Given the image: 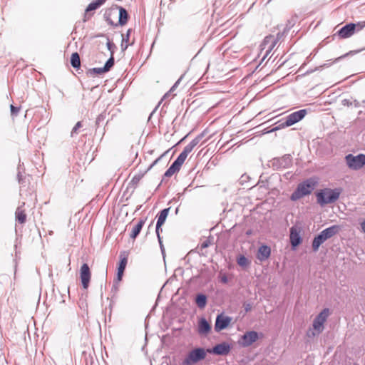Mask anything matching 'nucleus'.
I'll list each match as a JSON object with an SVG mask.
<instances>
[{
	"mask_svg": "<svg viewBox=\"0 0 365 365\" xmlns=\"http://www.w3.org/2000/svg\"><path fill=\"white\" fill-rule=\"evenodd\" d=\"M210 245V241L209 240H205L201 244V248L204 249Z\"/></svg>",
	"mask_w": 365,
	"mask_h": 365,
	"instance_id": "f704fd0d",
	"label": "nucleus"
},
{
	"mask_svg": "<svg viewBox=\"0 0 365 365\" xmlns=\"http://www.w3.org/2000/svg\"><path fill=\"white\" fill-rule=\"evenodd\" d=\"M170 208L163 210L158 215V221L155 228H160L165 222L169 212Z\"/></svg>",
	"mask_w": 365,
	"mask_h": 365,
	"instance_id": "aec40b11",
	"label": "nucleus"
},
{
	"mask_svg": "<svg viewBox=\"0 0 365 365\" xmlns=\"http://www.w3.org/2000/svg\"><path fill=\"white\" fill-rule=\"evenodd\" d=\"M270 253V248L267 246L262 245L258 250L257 259L260 261H264L269 257Z\"/></svg>",
	"mask_w": 365,
	"mask_h": 365,
	"instance_id": "a211bd4d",
	"label": "nucleus"
},
{
	"mask_svg": "<svg viewBox=\"0 0 365 365\" xmlns=\"http://www.w3.org/2000/svg\"><path fill=\"white\" fill-rule=\"evenodd\" d=\"M307 114L305 109L295 111L286 117L284 122L280 123V121L276 122L275 124H278L275 126V130L280 129L281 128L288 127L294 125V123L300 121Z\"/></svg>",
	"mask_w": 365,
	"mask_h": 365,
	"instance_id": "0eeeda50",
	"label": "nucleus"
},
{
	"mask_svg": "<svg viewBox=\"0 0 365 365\" xmlns=\"http://www.w3.org/2000/svg\"><path fill=\"white\" fill-rule=\"evenodd\" d=\"M16 220L20 224H24L26 221V210L22 206L19 207L15 212Z\"/></svg>",
	"mask_w": 365,
	"mask_h": 365,
	"instance_id": "6ab92c4d",
	"label": "nucleus"
},
{
	"mask_svg": "<svg viewBox=\"0 0 365 365\" xmlns=\"http://www.w3.org/2000/svg\"><path fill=\"white\" fill-rule=\"evenodd\" d=\"M354 32L359 31L365 27V21L358 22L356 24H354Z\"/></svg>",
	"mask_w": 365,
	"mask_h": 365,
	"instance_id": "a878e982",
	"label": "nucleus"
},
{
	"mask_svg": "<svg viewBox=\"0 0 365 365\" xmlns=\"http://www.w3.org/2000/svg\"><path fill=\"white\" fill-rule=\"evenodd\" d=\"M155 231H156V234L158 235V238L159 243H160V245L161 251L163 253L164 252V248H163V244H162V242H161V239H160V237L159 230L156 229Z\"/></svg>",
	"mask_w": 365,
	"mask_h": 365,
	"instance_id": "72a5a7b5",
	"label": "nucleus"
},
{
	"mask_svg": "<svg viewBox=\"0 0 365 365\" xmlns=\"http://www.w3.org/2000/svg\"><path fill=\"white\" fill-rule=\"evenodd\" d=\"M237 263L242 267L247 266L248 264V260L245 256H240L237 259Z\"/></svg>",
	"mask_w": 365,
	"mask_h": 365,
	"instance_id": "bb28decb",
	"label": "nucleus"
},
{
	"mask_svg": "<svg viewBox=\"0 0 365 365\" xmlns=\"http://www.w3.org/2000/svg\"><path fill=\"white\" fill-rule=\"evenodd\" d=\"M361 228H365V220L361 222Z\"/></svg>",
	"mask_w": 365,
	"mask_h": 365,
	"instance_id": "4c0bfd02",
	"label": "nucleus"
},
{
	"mask_svg": "<svg viewBox=\"0 0 365 365\" xmlns=\"http://www.w3.org/2000/svg\"><path fill=\"white\" fill-rule=\"evenodd\" d=\"M161 157L158 158V159H156L154 162H153V165H155L160 160Z\"/></svg>",
	"mask_w": 365,
	"mask_h": 365,
	"instance_id": "e433bc0d",
	"label": "nucleus"
},
{
	"mask_svg": "<svg viewBox=\"0 0 365 365\" xmlns=\"http://www.w3.org/2000/svg\"><path fill=\"white\" fill-rule=\"evenodd\" d=\"M290 243L292 247V250H295L296 247L299 245L302 241L300 230H290Z\"/></svg>",
	"mask_w": 365,
	"mask_h": 365,
	"instance_id": "2eb2a0df",
	"label": "nucleus"
},
{
	"mask_svg": "<svg viewBox=\"0 0 365 365\" xmlns=\"http://www.w3.org/2000/svg\"><path fill=\"white\" fill-rule=\"evenodd\" d=\"M106 0H96L95 1L91 2L88 4L86 11L89 12L91 11L97 9L98 7L103 5L106 2Z\"/></svg>",
	"mask_w": 365,
	"mask_h": 365,
	"instance_id": "5701e85b",
	"label": "nucleus"
},
{
	"mask_svg": "<svg viewBox=\"0 0 365 365\" xmlns=\"http://www.w3.org/2000/svg\"><path fill=\"white\" fill-rule=\"evenodd\" d=\"M316 184L317 182L312 179H308L300 183L297 190L292 194L291 200L295 201L309 195L314 189Z\"/></svg>",
	"mask_w": 365,
	"mask_h": 365,
	"instance_id": "423d86ee",
	"label": "nucleus"
},
{
	"mask_svg": "<svg viewBox=\"0 0 365 365\" xmlns=\"http://www.w3.org/2000/svg\"><path fill=\"white\" fill-rule=\"evenodd\" d=\"M330 228L334 229V228H337V227L336 225H334V226L331 227Z\"/></svg>",
	"mask_w": 365,
	"mask_h": 365,
	"instance_id": "58836bf2",
	"label": "nucleus"
},
{
	"mask_svg": "<svg viewBox=\"0 0 365 365\" xmlns=\"http://www.w3.org/2000/svg\"><path fill=\"white\" fill-rule=\"evenodd\" d=\"M10 108H11V115H16L20 110V108L19 107H15L13 105H11Z\"/></svg>",
	"mask_w": 365,
	"mask_h": 365,
	"instance_id": "c756f323",
	"label": "nucleus"
},
{
	"mask_svg": "<svg viewBox=\"0 0 365 365\" xmlns=\"http://www.w3.org/2000/svg\"><path fill=\"white\" fill-rule=\"evenodd\" d=\"M71 64L74 68H79L81 66V60L79 54L77 52L73 53L71 56Z\"/></svg>",
	"mask_w": 365,
	"mask_h": 365,
	"instance_id": "4be33fe9",
	"label": "nucleus"
},
{
	"mask_svg": "<svg viewBox=\"0 0 365 365\" xmlns=\"http://www.w3.org/2000/svg\"><path fill=\"white\" fill-rule=\"evenodd\" d=\"M211 329V326L205 318H201L198 324V332L201 335L207 334Z\"/></svg>",
	"mask_w": 365,
	"mask_h": 365,
	"instance_id": "f3484780",
	"label": "nucleus"
},
{
	"mask_svg": "<svg viewBox=\"0 0 365 365\" xmlns=\"http://www.w3.org/2000/svg\"><path fill=\"white\" fill-rule=\"evenodd\" d=\"M198 143L199 140L197 138H195L184 148L182 152L165 173V177L170 178L180 170L181 166L185 161L188 154L192 151Z\"/></svg>",
	"mask_w": 365,
	"mask_h": 365,
	"instance_id": "f03ea898",
	"label": "nucleus"
},
{
	"mask_svg": "<svg viewBox=\"0 0 365 365\" xmlns=\"http://www.w3.org/2000/svg\"><path fill=\"white\" fill-rule=\"evenodd\" d=\"M82 127V123L81 122H78L75 126L73 127L72 131H71V135L74 134V133H78V130L80 128Z\"/></svg>",
	"mask_w": 365,
	"mask_h": 365,
	"instance_id": "c85d7f7f",
	"label": "nucleus"
},
{
	"mask_svg": "<svg viewBox=\"0 0 365 365\" xmlns=\"http://www.w3.org/2000/svg\"><path fill=\"white\" fill-rule=\"evenodd\" d=\"M145 221L143 219H140L138 223L135 225L134 228H142L144 226Z\"/></svg>",
	"mask_w": 365,
	"mask_h": 365,
	"instance_id": "473e14b6",
	"label": "nucleus"
},
{
	"mask_svg": "<svg viewBox=\"0 0 365 365\" xmlns=\"http://www.w3.org/2000/svg\"><path fill=\"white\" fill-rule=\"evenodd\" d=\"M198 143L199 140L197 138H195L184 148L182 152L165 173V177L170 178L180 170L181 166L185 161L188 154L192 151Z\"/></svg>",
	"mask_w": 365,
	"mask_h": 365,
	"instance_id": "f257e3e1",
	"label": "nucleus"
},
{
	"mask_svg": "<svg viewBox=\"0 0 365 365\" xmlns=\"http://www.w3.org/2000/svg\"><path fill=\"white\" fill-rule=\"evenodd\" d=\"M341 192V188H324L317 193V200L320 205H325L336 201Z\"/></svg>",
	"mask_w": 365,
	"mask_h": 365,
	"instance_id": "39448f33",
	"label": "nucleus"
},
{
	"mask_svg": "<svg viewBox=\"0 0 365 365\" xmlns=\"http://www.w3.org/2000/svg\"><path fill=\"white\" fill-rule=\"evenodd\" d=\"M329 315V309H324L314 319L312 329H309L307 332L309 338H313L318 336L324 330V324Z\"/></svg>",
	"mask_w": 365,
	"mask_h": 365,
	"instance_id": "20e7f679",
	"label": "nucleus"
},
{
	"mask_svg": "<svg viewBox=\"0 0 365 365\" xmlns=\"http://www.w3.org/2000/svg\"><path fill=\"white\" fill-rule=\"evenodd\" d=\"M210 349L197 347L190 350L184 356L181 365H195L204 360Z\"/></svg>",
	"mask_w": 365,
	"mask_h": 365,
	"instance_id": "7ed1b4c3",
	"label": "nucleus"
},
{
	"mask_svg": "<svg viewBox=\"0 0 365 365\" xmlns=\"http://www.w3.org/2000/svg\"><path fill=\"white\" fill-rule=\"evenodd\" d=\"M258 339L259 334L257 332L255 331H250L246 332L241 337L240 344L244 347L249 346L255 342Z\"/></svg>",
	"mask_w": 365,
	"mask_h": 365,
	"instance_id": "9b49d317",
	"label": "nucleus"
},
{
	"mask_svg": "<svg viewBox=\"0 0 365 365\" xmlns=\"http://www.w3.org/2000/svg\"><path fill=\"white\" fill-rule=\"evenodd\" d=\"M230 346L222 343L215 346L212 349H210L211 352L217 355H225L230 351Z\"/></svg>",
	"mask_w": 365,
	"mask_h": 365,
	"instance_id": "dca6fc26",
	"label": "nucleus"
},
{
	"mask_svg": "<svg viewBox=\"0 0 365 365\" xmlns=\"http://www.w3.org/2000/svg\"><path fill=\"white\" fill-rule=\"evenodd\" d=\"M364 231V232L365 233V230H362Z\"/></svg>",
	"mask_w": 365,
	"mask_h": 365,
	"instance_id": "ea45409f",
	"label": "nucleus"
},
{
	"mask_svg": "<svg viewBox=\"0 0 365 365\" xmlns=\"http://www.w3.org/2000/svg\"><path fill=\"white\" fill-rule=\"evenodd\" d=\"M91 277L90 268L87 264H83L80 269V278L83 289H88Z\"/></svg>",
	"mask_w": 365,
	"mask_h": 365,
	"instance_id": "9d476101",
	"label": "nucleus"
},
{
	"mask_svg": "<svg viewBox=\"0 0 365 365\" xmlns=\"http://www.w3.org/2000/svg\"><path fill=\"white\" fill-rule=\"evenodd\" d=\"M128 20V14L127 11L124 8L120 7L119 8V20H118L119 24L121 26H123L127 24Z\"/></svg>",
	"mask_w": 365,
	"mask_h": 365,
	"instance_id": "412c9836",
	"label": "nucleus"
},
{
	"mask_svg": "<svg viewBox=\"0 0 365 365\" xmlns=\"http://www.w3.org/2000/svg\"><path fill=\"white\" fill-rule=\"evenodd\" d=\"M130 30L129 29L128 31H127V34H126V38H123V41H125V49H126L128 46V41H129V35H130Z\"/></svg>",
	"mask_w": 365,
	"mask_h": 365,
	"instance_id": "7c9ffc66",
	"label": "nucleus"
},
{
	"mask_svg": "<svg viewBox=\"0 0 365 365\" xmlns=\"http://www.w3.org/2000/svg\"><path fill=\"white\" fill-rule=\"evenodd\" d=\"M114 65V58L113 56L107 61L104 66V71L108 72Z\"/></svg>",
	"mask_w": 365,
	"mask_h": 365,
	"instance_id": "393cba45",
	"label": "nucleus"
},
{
	"mask_svg": "<svg viewBox=\"0 0 365 365\" xmlns=\"http://www.w3.org/2000/svg\"><path fill=\"white\" fill-rule=\"evenodd\" d=\"M195 302L198 307L204 308L207 303V297L205 294H200L197 295Z\"/></svg>",
	"mask_w": 365,
	"mask_h": 365,
	"instance_id": "b1692460",
	"label": "nucleus"
},
{
	"mask_svg": "<svg viewBox=\"0 0 365 365\" xmlns=\"http://www.w3.org/2000/svg\"><path fill=\"white\" fill-rule=\"evenodd\" d=\"M354 34V26L353 23L346 24L337 31V35L340 38H349Z\"/></svg>",
	"mask_w": 365,
	"mask_h": 365,
	"instance_id": "4468645a",
	"label": "nucleus"
},
{
	"mask_svg": "<svg viewBox=\"0 0 365 365\" xmlns=\"http://www.w3.org/2000/svg\"><path fill=\"white\" fill-rule=\"evenodd\" d=\"M345 160L347 166L351 170H357L365 166V155L364 154L357 155L349 154L346 155Z\"/></svg>",
	"mask_w": 365,
	"mask_h": 365,
	"instance_id": "6e6552de",
	"label": "nucleus"
},
{
	"mask_svg": "<svg viewBox=\"0 0 365 365\" xmlns=\"http://www.w3.org/2000/svg\"><path fill=\"white\" fill-rule=\"evenodd\" d=\"M231 322V318L229 317L218 315L216 319L215 329L216 331H221L228 327Z\"/></svg>",
	"mask_w": 365,
	"mask_h": 365,
	"instance_id": "ddd939ff",
	"label": "nucleus"
},
{
	"mask_svg": "<svg viewBox=\"0 0 365 365\" xmlns=\"http://www.w3.org/2000/svg\"><path fill=\"white\" fill-rule=\"evenodd\" d=\"M140 230H133L130 236L131 238L135 239L140 233Z\"/></svg>",
	"mask_w": 365,
	"mask_h": 365,
	"instance_id": "2f4dec72",
	"label": "nucleus"
},
{
	"mask_svg": "<svg viewBox=\"0 0 365 365\" xmlns=\"http://www.w3.org/2000/svg\"><path fill=\"white\" fill-rule=\"evenodd\" d=\"M120 263L118 267L117 279L120 281L123 275L125 267L128 262V252L127 251H123L120 253Z\"/></svg>",
	"mask_w": 365,
	"mask_h": 365,
	"instance_id": "f8f14e48",
	"label": "nucleus"
},
{
	"mask_svg": "<svg viewBox=\"0 0 365 365\" xmlns=\"http://www.w3.org/2000/svg\"><path fill=\"white\" fill-rule=\"evenodd\" d=\"M106 71H104V68H94L91 70H90V73H94V74H97V75H100V74H102L103 73H106Z\"/></svg>",
	"mask_w": 365,
	"mask_h": 365,
	"instance_id": "cd10ccee",
	"label": "nucleus"
},
{
	"mask_svg": "<svg viewBox=\"0 0 365 365\" xmlns=\"http://www.w3.org/2000/svg\"><path fill=\"white\" fill-rule=\"evenodd\" d=\"M336 233V230H323V231L313 240L312 245L313 251H318L319 247L328 239L333 237Z\"/></svg>",
	"mask_w": 365,
	"mask_h": 365,
	"instance_id": "1a4fd4ad",
	"label": "nucleus"
},
{
	"mask_svg": "<svg viewBox=\"0 0 365 365\" xmlns=\"http://www.w3.org/2000/svg\"><path fill=\"white\" fill-rule=\"evenodd\" d=\"M221 281H222V282H224V283H226V282H227V277H222L221 278Z\"/></svg>",
	"mask_w": 365,
	"mask_h": 365,
	"instance_id": "c9c22d12",
	"label": "nucleus"
}]
</instances>
